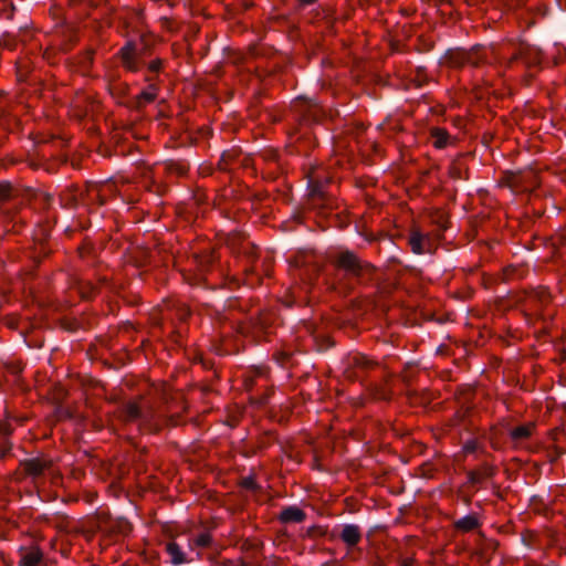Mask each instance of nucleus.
Wrapping results in <instances>:
<instances>
[{
    "label": "nucleus",
    "mask_w": 566,
    "mask_h": 566,
    "mask_svg": "<svg viewBox=\"0 0 566 566\" xmlns=\"http://www.w3.org/2000/svg\"><path fill=\"white\" fill-rule=\"evenodd\" d=\"M242 551L241 566H258L260 562V545L247 541L242 545Z\"/></svg>",
    "instance_id": "8"
},
{
    "label": "nucleus",
    "mask_w": 566,
    "mask_h": 566,
    "mask_svg": "<svg viewBox=\"0 0 566 566\" xmlns=\"http://www.w3.org/2000/svg\"><path fill=\"white\" fill-rule=\"evenodd\" d=\"M293 2V12L298 13L307 7L314 6L318 0H291Z\"/></svg>",
    "instance_id": "23"
},
{
    "label": "nucleus",
    "mask_w": 566,
    "mask_h": 566,
    "mask_svg": "<svg viewBox=\"0 0 566 566\" xmlns=\"http://www.w3.org/2000/svg\"><path fill=\"white\" fill-rule=\"evenodd\" d=\"M304 518H305V513L301 509L295 507V506L286 507L280 514V520L283 523H291V522L298 523V522H302Z\"/></svg>",
    "instance_id": "11"
},
{
    "label": "nucleus",
    "mask_w": 566,
    "mask_h": 566,
    "mask_svg": "<svg viewBox=\"0 0 566 566\" xmlns=\"http://www.w3.org/2000/svg\"><path fill=\"white\" fill-rule=\"evenodd\" d=\"M450 62L455 66L465 64L479 66L488 61L484 49L480 45L473 46L470 51L460 50L450 54Z\"/></svg>",
    "instance_id": "2"
},
{
    "label": "nucleus",
    "mask_w": 566,
    "mask_h": 566,
    "mask_svg": "<svg viewBox=\"0 0 566 566\" xmlns=\"http://www.w3.org/2000/svg\"><path fill=\"white\" fill-rule=\"evenodd\" d=\"M92 290H93V286L90 283L80 285V287H78V292L83 298H87Z\"/></svg>",
    "instance_id": "31"
},
{
    "label": "nucleus",
    "mask_w": 566,
    "mask_h": 566,
    "mask_svg": "<svg viewBox=\"0 0 566 566\" xmlns=\"http://www.w3.org/2000/svg\"><path fill=\"white\" fill-rule=\"evenodd\" d=\"M478 526V520L474 516H465L455 523V527L462 531H471Z\"/></svg>",
    "instance_id": "20"
},
{
    "label": "nucleus",
    "mask_w": 566,
    "mask_h": 566,
    "mask_svg": "<svg viewBox=\"0 0 566 566\" xmlns=\"http://www.w3.org/2000/svg\"><path fill=\"white\" fill-rule=\"evenodd\" d=\"M316 531H317V528H316V527H312V528H310V530H308V534H310V535H312V534H314Z\"/></svg>",
    "instance_id": "42"
},
{
    "label": "nucleus",
    "mask_w": 566,
    "mask_h": 566,
    "mask_svg": "<svg viewBox=\"0 0 566 566\" xmlns=\"http://www.w3.org/2000/svg\"><path fill=\"white\" fill-rule=\"evenodd\" d=\"M416 82L418 87H421L427 82V76L423 74V67H418Z\"/></svg>",
    "instance_id": "30"
},
{
    "label": "nucleus",
    "mask_w": 566,
    "mask_h": 566,
    "mask_svg": "<svg viewBox=\"0 0 566 566\" xmlns=\"http://www.w3.org/2000/svg\"><path fill=\"white\" fill-rule=\"evenodd\" d=\"M12 371H13V373H19V371H20V368L14 367V368H12Z\"/></svg>",
    "instance_id": "45"
},
{
    "label": "nucleus",
    "mask_w": 566,
    "mask_h": 566,
    "mask_svg": "<svg viewBox=\"0 0 566 566\" xmlns=\"http://www.w3.org/2000/svg\"><path fill=\"white\" fill-rule=\"evenodd\" d=\"M511 61H523L526 65H535L538 63L537 53L524 43H521L518 49L513 53Z\"/></svg>",
    "instance_id": "9"
},
{
    "label": "nucleus",
    "mask_w": 566,
    "mask_h": 566,
    "mask_svg": "<svg viewBox=\"0 0 566 566\" xmlns=\"http://www.w3.org/2000/svg\"><path fill=\"white\" fill-rule=\"evenodd\" d=\"M535 424L533 422H530L524 426H520L511 431V438L513 440H521L526 439L532 434V431L534 429Z\"/></svg>",
    "instance_id": "18"
},
{
    "label": "nucleus",
    "mask_w": 566,
    "mask_h": 566,
    "mask_svg": "<svg viewBox=\"0 0 566 566\" xmlns=\"http://www.w3.org/2000/svg\"><path fill=\"white\" fill-rule=\"evenodd\" d=\"M337 265L355 276H359L364 270V264L350 251L342 252L337 259Z\"/></svg>",
    "instance_id": "7"
},
{
    "label": "nucleus",
    "mask_w": 566,
    "mask_h": 566,
    "mask_svg": "<svg viewBox=\"0 0 566 566\" xmlns=\"http://www.w3.org/2000/svg\"><path fill=\"white\" fill-rule=\"evenodd\" d=\"M548 298H549V294L547 293V291L545 289L534 290L528 295L530 301H534V302H538V303H546L548 301Z\"/></svg>",
    "instance_id": "21"
},
{
    "label": "nucleus",
    "mask_w": 566,
    "mask_h": 566,
    "mask_svg": "<svg viewBox=\"0 0 566 566\" xmlns=\"http://www.w3.org/2000/svg\"><path fill=\"white\" fill-rule=\"evenodd\" d=\"M161 398L165 403L169 405L170 402H182V395L179 391L172 392L168 386H163L161 389Z\"/></svg>",
    "instance_id": "19"
},
{
    "label": "nucleus",
    "mask_w": 566,
    "mask_h": 566,
    "mask_svg": "<svg viewBox=\"0 0 566 566\" xmlns=\"http://www.w3.org/2000/svg\"><path fill=\"white\" fill-rule=\"evenodd\" d=\"M243 248V253H248V250L245 249V247H242Z\"/></svg>",
    "instance_id": "47"
},
{
    "label": "nucleus",
    "mask_w": 566,
    "mask_h": 566,
    "mask_svg": "<svg viewBox=\"0 0 566 566\" xmlns=\"http://www.w3.org/2000/svg\"><path fill=\"white\" fill-rule=\"evenodd\" d=\"M62 396H64V390L61 388V389H59V391L56 392V395H55V399H60V398H62Z\"/></svg>",
    "instance_id": "39"
},
{
    "label": "nucleus",
    "mask_w": 566,
    "mask_h": 566,
    "mask_svg": "<svg viewBox=\"0 0 566 566\" xmlns=\"http://www.w3.org/2000/svg\"><path fill=\"white\" fill-rule=\"evenodd\" d=\"M86 61H87V63H90V64L92 63V61H93V52H87V53H86Z\"/></svg>",
    "instance_id": "38"
},
{
    "label": "nucleus",
    "mask_w": 566,
    "mask_h": 566,
    "mask_svg": "<svg viewBox=\"0 0 566 566\" xmlns=\"http://www.w3.org/2000/svg\"><path fill=\"white\" fill-rule=\"evenodd\" d=\"M97 153H98V154H101L102 156H107V155H108L107 150H106V149H104V148L102 147V145H99V146H98V148H97Z\"/></svg>",
    "instance_id": "37"
},
{
    "label": "nucleus",
    "mask_w": 566,
    "mask_h": 566,
    "mask_svg": "<svg viewBox=\"0 0 566 566\" xmlns=\"http://www.w3.org/2000/svg\"><path fill=\"white\" fill-rule=\"evenodd\" d=\"M59 412H60L61 415L63 413V415H65V416H67V417H70V416H71V415H70V412H69V411H66V410H62V409H60V410H59Z\"/></svg>",
    "instance_id": "41"
},
{
    "label": "nucleus",
    "mask_w": 566,
    "mask_h": 566,
    "mask_svg": "<svg viewBox=\"0 0 566 566\" xmlns=\"http://www.w3.org/2000/svg\"><path fill=\"white\" fill-rule=\"evenodd\" d=\"M197 546L206 547L211 543V536L208 533L199 535L195 541Z\"/></svg>",
    "instance_id": "28"
},
{
    "label": "nucleus",
    "mask_w": 566,
    "mask_h": 566,
    "mask_svg": "<svg viewBox=\"0 0 566 566\" xmlns=\"http://www.w3.org/2000/svg\"><path fill=\"white\" fill-rule=\"evenodd\" d=\"M195 259L198 263L200 271H203L213 261V255L212 253H206L203 255L196 254Z\"/></svg>",
    "instance_id": "24"
},
{
    "label": "nucleus",
    "mask_w": 566,
    "mask_h": 566,
    "mask_svg": "<svg viewBox=\"0 0 566 566\" xmlns=\"http://www.w3.org/2000/svg\"><path fill=\"white\" fill-rule=\"evenodd\" d=\"M161 66H163V61L160 59H156V60L151 61L147 67H148L149 72L158 73L160 71Z\"/></svg>",
    "instance_id": "29"
},
{
    "label": "nucleus",
    "mask_w": 566,
    "mask_h": 566,
    "mask_svg": "<svg viewBox=\"0 0 566 566\" xmlns=\"http://www.w3.org/2000/svg\"><path fill=\"white\" fill-rule=\"evenodd\" d=\"M413 563V559L411 558H406L401 562L400 566H411Z\"/></svg>",
    "instance_id": "36"
},
{
    "label": "nucleus",
    "mask_w": 566,
    "mask_h": 566,
    "mask_svg": "<svg viewBox=\"0 0 566 566\" xmlns=\"http://www.w3.org/2000/svg\"><path fill=\"white\" fill-rule=\"evenodd\" d=\"M268 325V321L265 318H263L262 316H260L258 319L253 321L251 323V327L254 329V328H258L260 327L261 329L264 328L265 326Z\"/></svg>",
    "instance_id": "32"
},
{
    "label": "nucleus",
    "mask_w": 566,
    "mask_h": 566,
    "mask_svg": "<svg viewBox=\"0 0 566 566\" xmlns=\"http://www.w3.org/2000/svg\"><path fill=\"white\" fill-rule=\"evenodd\" d=\"M429 239L423 235L417 228L411 230V234L409 238V244L415 253L420 254L424 252L423 242Z\"/></svg>",
    "instance_id": "12"
},
{
    "label": "nucleus",
    "mask_w": 566,
    "mask_h": 566,
    "mask_svg": "<svg viewBox=\"0 0 566 566\" xmlns=\"http://www.w3.org/2000/svg\"><path fill=\"white\" fill-rule=\"evenodd\" d=\"M240 485L243 489H247V490H250V491H253V492H256L258 490H260V486L256 484V482L254 481L253 476L243 478L240 481Z\"/></svg>",
    "instance_id": "25"
},
{
    "label": "nucleus",
    "mask_w": 566,
    "mask_h": 566,
    "mask_svg": "<svg viewBox=\"0 0 566 566\" xmlns=\"http://www.w3.org/2000/svg\"><path fill=\"white\" fill-rule=\"evenodd\" d=\"M493 474V469L491 467H483L478 471H470L469 479L473 484L481 483L484 480L491 478Z\"/></svg>",
    "instance_id": "16"
},
{
    "label": "nucleus",
    "mask_w": 566,
    "mask_h": 566,
    "mask_svg": "<svg viewBox=\"0 0 566 566\" xmlns=\"http://www.w3.org/2000/svg\"><path fill=\"white\" fill-rule=\"evenodd\" d=\"M174 420H175V416H170V417H169V422H170L171 424H176V422H175Z\"/></svg>",
    "instance_id": "43"
},
{
    "label": "nucleus",
    "mask_w": 566,
    "mask_h": 566,
    "mask_svg": "<svg viewBox=\"0 0 566 566\" xmlns=\"http://www.w3.org/2000/svg\"><path fill=\"white\" fill-rule=\"evenodd\" d=\"M166 549L174 565H179L186 562L185 554L182 553L178 544L170 542L167 544Z\"/></svg>",
    "instance_id": "14"
},
{
    "label": "nucleus",
    "mask_w": 566,
    "mask_h": 566,
    "mask_svg": "<svg viewBox=\"0 0 566 566\" xmlns=\"http://www.w3.org/2000/svg\"><path fill=\"white\" fill-rule=\"evenodd\" d=\"M353 364L355 366H360L364 368L373 367L375 365L374 361L367 359L364 355H357L353 358Z\"/></svg>",
    "instance_id": "26"
},
{
    "label": "nucleus",
    "mask_w": 566,
    "mask_h": 566,
    "mask_svg": "<svg viewBox=\"0 0 566 566\" xmlns=\"http://www.w3.org/2000/svg\"><path fill=\"white\" fill-rule=\"evenodd\" d=\"M431 135L436 142L442 143L448 142V133L442 128L434 127L431 129Z\"/></svg>",
    "instance_id": "27"
},
{
    "label": "nucleus",
    "mask_w": 566,
    "mask_h": 566,
    "mask_svg": "<svg viewBox=\"0 0 566 566\" xmlns=\"http://www.w3.org/2000/svg\"><path fill=\"white\" fill-rule=\"evenodd\" d=\"M41 558H42V553L39 549L33 548V549L27 552L25 554H23L20 565L21 566H36L38 563L41 560Z\"/></svg>",
    "instance_id": "17"
},
{
    "label": "nucleus",
    "mask_w": 566,
    "mask_h": 566,
    "mask_svg": "<svg viewBox=\"0 0 566 566\" xmlns=\"http://www.w3.org/2000/svg\"><path fill=\"white\" fill-rule=\"evenodd\" d=\"M379 398L387 399V396L385 394L379 395Z\"/></svg>",
    "instance_id": "46"
},
{
    "label": "nucleus",
    "mask_w": 566,
    "mask_h": 566,
    "mask_svg": "<svg viewBox=\"0 0 566 566\" xmlns=\"http://www.w3.org/2000/svg\"><path fill=\"white\" fill-rule=\"evenodd\" d=\"M240 241V237L239 235H233L232 238H230L228 240V244L233 249L235 250L237 249V244L239 243Z\"/></svg>",
    "instance_id": "35"
},
{
    "label": "nucleus",
    "mask_w": 566,
    "mask_h": 566,
    "mask_svg": "<svg viewBox=\"0 0 566 566\" xmlns=\"http://www.w3.org/2000/svg\"><path fill=\"white\" fill-rule=\"evenodd\" d=\"M310 199L313 202H316V200H325V191H324V184L318 180H312L310 181Z\"/></svg>",
    "instance_id": "15"
},
{
    "label": "nucleus",
    "mask_w": 566,
    "mask_h": 566,
    "mask_svg": "<svg viewBox=\"0 0 566 566\" xmlns=\"http://www.w3.org/2000/svg\"><path fill=\"white\" fill-rule=\"evenodd\" d=\"M14 188L9 182H0V200L4 201L14 196Z\"/></svg>",
    "instance_id": "22"
},
{
    "label": "nucleus",
    "mask_w": 566,
    "mask_h": 566,
    "mask_svg": "<svg viewBox=\"0 0 566 566\" xmlns=\"http://www.w3.org/2000/svg\"><path fill=\"white\" fill-rule=\"evenodd\" d=\"M52 467V461L45 459H30L21 462L22 473L36 479Z\"/></svg>",
    "instance_id": "6"
},
{
    "label": "nucleus",
    "mask_w": 566,
    "mask_h": 566,
    "mask_svg": "<svg viewBox=\"0 0 566 566\" xmlns=\"http://www.w3.org/2000/svg\"><path fill=\"white\" fill-rule=\"evenodd\" d=\"M11 432L10 426L6 422H0V436H6Z\"/></svg>",
    "instance_id": "33"
},
{
    "label": "nucleus",
    "mask_w": 566,
    "mask_h": 566,
    "mask_svg": "<svg viewBox=\"0 0 566 566\" xmlns=\"http://www.w3.org/2000/svg\"><path fill=\"white\" fill-rule=\"evenodd\" d=\"M340 537L346 544L353 546L359 542L360 533L357 526L346 525L342 531Z\"/></svg>",
    "instance_id": "13"
},
{
    "label": "nucleus",
    "mask_w": 566,
    "mask_h": 566,
    "mask_svg": "<svg viewBox=\"0 0 566 566\" xmlns=\"http://www.w3.org/2000/svg\"><path fill=\"white\" fill-rule=\"evenodd\" d=\"M444 145H446V144H442V143L436 144V146H437L438 148H442Z\"/></svg>",
    "instance_id": "44"
},
{
    "label": "nucleus",
    "mask_w": 566,
    "mask_h": 566,
    "mask_svg": "<svg viewBox=\"0 0 566 566\" xmlns=\"http://www.w3.org/2000/svg\"><path fill=\"white\" fill-rule=\"evenodd\" d=\"M147 87L140 94L128 98L126 105L136 111H140L146 104L153 103L157 98L158 85L154 82L153 77L147 76Z\"/></svg>",
    "instance_id": "4"
},
{
    "label": "nucleus",
    "mask_w": 566,
    "mask_h": 566,
    "mask_svg": "<svg viewBox=\"0 0 566 566\" xmlns=\"http://www.w3.org/2000/svg\"><path fill=\"white\" fill-rule=\"evenodd\" d=\"M295 118L306 123H314L321 118L318 104L312 99L298 98L293 104Z\"/></svg>",
    "instance_id": "3"
},
{
    "label": "nucleus",
    "mask_w": 566,
    "mask_h": 566,
    "mask_svg": "<svg viewBox=\"0 0 566 566\" xmlns=\"http://www.w3.org/2000/svg\"><path fill=\"white\" fill-rule=\"evenodd\" d=\"M526 182V176L521 177L518 175L510 174L500 181V185L506 186L512 190H528V187L524 185Z\"/></svg>",
    "instance_id": "10"
},
{
    "label": "nucleus",
    "mask_w": 566,
    "mask_h": 566,
    "mask_svg": "<svg viewBox=\"0 0 566 566\" xmlns=\"http://www.w3.org/2000/svg\"><path fill=\"white\" fill-rule=\"evenodd\" d=\"M154 413L153 406H142L139 401L129 400L120 406L118 418L125 423L140 420L143 426L150 427V420Z\"/></svg>",
    "instance_id": "1"
},
{
    "label": "nucleus",
    "mask_w": 566,
    "mask_h": 566,
    "mask_svg": "<svg viewBox=\"0 0 566 566\" xmlns=\"http://www.w3.org/2000/svg\"><path fill=\"white\" fill-rule=\"evenodd\" d=\"M240 332H241L242 334H247V333H249V332H250V327H248V326H241V327H240Z\"/></svg>",
    "instance_id": "40"
},
{
    "label": "nucleus",
    "mask_w": 566,
    "mask_h": 566,
    "mask_svg": "<svg viewBox=\"0 0 566 566\" xmlns=\"http://www.w3.org/2000/svg\"><path fill=\"white\" fill-rule=\"evenodd\" d=\"M119 55L124 67L129 72H137L143 65L140 53L138 52L137 45L134 41H128L119 50Z\"/></svg>",
    "instance_id": "5"
},
{
    "label": "nucleus",
    "mask_w": 566,
    "mask_h": 566,
    "mask_svg": "<svg viewBox=\"0 0 566 566\" xmlns=\"http://www.w3.org/2000/svg\"><path fill=\"white\" fill-rule=\"evenodd\" d=\"M476 449V442L475 441H468L464 444V451L465 452H473Z\"/></svg>",
    "instance_id": "34"
}]
</instances>
